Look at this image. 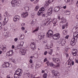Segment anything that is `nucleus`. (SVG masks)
Here are the masks:
<instances>
[{
	"instance_id": "1",
	"label": "nucleus",
	"mask_w": 78,
	"mask_h": 78,
	"mask_svg": "<svg viewBox=\"0 0 78 78\" xmlns=\"http://www.w3.org/2000/svg\"><path fill=\"white\" fill-rule=\"evenodd\" d=\"M45 11V9L44 7L41 8L40 9L37 13V15L38 16H42L43 17H47L48 15L50 16L52 14L53 11V8L51 7L48 9L47 14H43L44 11Z\"/></svg>"
},
{
	"instance_id": "2",
	"label": "nucleus",
	"mask_w": 78,
	"mask_h": 78,
	"mask_svg": "<svg viewBox=\"0 0 78 78\" xmlns=\"http://www.w3.org/2000/svg\"><path fill=\"white\" fill-rule=\"evenodd\" d=\"M4 34L5 36H7L6 37H8L9 36H10L11 35V34L10 33L8 32V28L6 27H5L4 29Z\"/></svg>"
},
{
	"instance_id": "3",
	"label": "nucleus",
	"mask_w": 78,
	"mask_h": 78,
	"mask_svg": "<svg viewBox=\"0 0 78 78\" xmlns=\"http://www.w3.org/2000/svg\"><path fill=\"white\" fill-rule=\"evenodd\" d=\"M11 3L13 7L15 6H19V2L15 0V1H12L11 2Z\"/></svg>"
},
{
	"instance_id": "4",
	"label": "nucleus",
	"mask_w": 78,
	"mask_h": 78,
	"mask_svg": "<svg viewBox=\"0 0 78 78\" xmlns=\"http://www.w3.org/2000/svg\"><path fill=\"white\" fill-rule=\"evenodd\" d=\"M53 31L51 30H49L48 31L46 34V37H49L50 38L51 37H53Z\"/></svg>"
},
{
	"instance_id": "5",
	"label": "nucleus",
	"mask_w": 78,
	"mask_h": 78,
	"mask_svg": "<svg viewBox=\"0 0 78 78\" xmlns=\"http://www.w3.org/2000/svg\"><path fill=\"white\" fill-rule=\"evenodd\" d=\"M27 50L21 48L20 50V53L22 55H25L27 53Z\"/></svg>"
},
{
	"instance_id": "6",
	"label": "nucleus",
	"mask_w": 78,
	"mask_h": 78,
	"mask_svg": "<svg viewBox=\"0 0 78 78\" xmlns=\"http://www.w3.org/2000/svg\"><path fill=\"white\" fill-rule=\"evenodd\" d=\"M23 72L22 70L20 69H18L15 72V73L18 75V76H21L22 75V73Z\"/></svg>"
},
{
	"instance_id": "7",
	"label": "nucleus",
	"mask_w": 78,
	"mask_h": 78,
	"mask_svg": "<svg viewBox=\"0 0 78 78\" xmlns=\"http://www.w3.org/2000/svg\"><path fill=\"white\" fill-rule=\"evenodd\" d=\"M58 19L59 20H61V23H66V20L64 17L62 18L60 16H58Z\"/></svg>"
},
{
	"instance_id": "8",
	"label": "nucleus",
	"mask_w": 78,
	"mask_h": 78,
	"mask_svg": "<svg viewBox=\"0 0 78 78\" xmlns=\"http://www.w3.org/2000/svg\"><path fill=\"white\" fill-rule=\"evenodd\" d=\"M59 37H60V34L59 33L55 34L53 36L54 39H58Z\"/></svg>"
},
{
	"instance_id": "9",
	"label": "nucleus",
	"mask_w": 78,
	"mask_h": 78,
	"mask_svg": "<svg viewBox=\"0 0 78 78\" xmlns=\"http://www.w3.org/2000/svg\"><path fill=\"white\" fill-rule=\"evenodd\" d=\"M47 43V44L46 45V46L45 47V48L46 49H49L50 48H51L53 44L50 42H46Z\"/></svg>"
},
{
	"instance_id": "10",
	"label": "nucleus",
	"mask_w": 78,
	"mask_h": 78,
	"mask_svg": "<svg viewBox=\"0 0 78 78\" xmlns=\"http://www.w3.org/2000/svg\"><path fill=\"white\" fill-rule=\"evenodd\" d=\"M20 16L19 15H16L13 18V20L15 22H16L17 21H18L19 20H20Z\"/></svg>"
},
{
	"instance_id": "11",
	"label": "nucleus",
	"mask_w": 78,
	"mask_h": 78,
	"mask_svg": "<svg viewBox=\"0 0 78 78\" xmlns=\"http://www.w3.org/2000/svg\"><path fill=\"white\" fill-rule=\"evenodd\" d=\"M73 39H75V40H77V38L78 37V32H76L75 33H74L73 34Z\"/></svg>"
},
{
	"instance_id": "12",
	"label": "nucleus",
	"mask_w": 78,
	"mask_h": 78,
	"mask_svg": "<svg viewBox=\"0 0 78 78\" xmlns=\"http://www.w3.org/2000/svg\"><path fill=\"white\" fill-rule=\"evenodd\" d=\"M77 40H75L74 38H73L71 41L70 44L72 46H73L75 45V42H76Z\"/></svg>"
},
{
	"instance_id": "13",
	"label": "nucleus",
	"mask_w": 78,
	"mask_h": 78,
	"mask_svg": "<svg viewBox=\"0 0 78 78\" xmlns=\"http://www.w3.org/2000/svg\"><path fill=\"white\" fill-rule=\"evenodd\" d=\"M30 47L32 49V50L33 51L36 48H35V44H34V43L31 42L30 45Z\"/></svg>"
},
{
	"instance_id": "14",
	"label": "nucleus",
	"mask_w": 78,
	"mask_h": 78,
	"mask_svg": "<svg viewBox=\"0 0 78 78\" xmlns=\"http://www.w3.org/2000/svg\"><path fill=\"white\" fill-rule=\"evenodd\" d=\"M28 12H26L22 13L21 17H23V18H25V17H26L27 16H28Z\"/></svg>"
},
{
	"instance_id": "15",
	"label": "nucleus",
	"mask_w": 78,
	"mask_h": 78,
	"mask_svg": "<svg viewBox=\"0 0 78 78\" xmlns=\"http://www.w3.org/2000/svg\"><path fill=\"white\" fill-rule=\"evenodd\" d=\"M13 54L14 52H13V51L12 50L11 51H8L7 53V56H12V55Z\"/></svg>"
},
{
	"instance_id": "16",
	"label": "nucleus",
	"mask_w": 78,
	"mask_h": 78,
	"mask_svg": "<svg viewBox=\"0 0 78 78\" xmlns=\"http://www.w3.org/2000/svg\"><path fill=\"white\" fill-rule=\"evenodd\" d=\"M61 8H62L61 5H59V6L55 7L54 8V10L55 11H59V9H60Z\"/></svg>"
},
{
	"instance_id": "17",
	"label": "nucleus",
	"mask_w": 78,
	"mask_h": 78,
	"mask_svg": "<svg viewBox=\"0 0 78 78\" xmlns=\"http://www.w3.org/2000/svg\"><path fill=\"white\" fill-rule=\"evenodd\" d=\"M72 54L73 56H76L77 53V50L76 49H73L72 50Z\"/></svg>"
},
{
	"instance_id": "18",
	"label": "nucleus",
	"mask_w": 78,
	"mask_h": 78,
	"mask_svg": "<svg viewBox=\"0 0 78 78\" xmlns=\"http://www.w3.org/2000/svg\"><path fill=\"white\" fill-rule=\"evenodd\" d=\"M4 22L7 23L8 22V17L6 16L4 17Z\"/></svg>"
},
{
	"instance_id": "19",
	"label": "nucleus",
	"mask_w": 78,
	"mask_h": 78,
	"mask_svg": "<svg viewBox=\"0 0 78 78\" xmlns=\"http://www.w3.org/2000/svg\"><path fill=\"white\" fill-rule=\"evenodd\" d=\"M52 23L53 24H56L57 23V19L54 18L52 20Z\"/></svg>"
},
{
	"instance_id": "20",
	"label": "nucleus",
	"mask_w": 78,
	"mask_h": 78,
	"mask_svg": "<svg viewBox=\"0 0 78 78\" xmlns=\"http://www.w3.org/2000/svg\"><path fill=\"white\" fill-rule=\"evenodd\" d=\"M65 13L66 15H69L70 14V12L69 10H66L65 11Z\"/></svg>"
},
{
	"instance_id": "21",
	"label": "nucleus",
	"mask_w": 78,
	"mask_h": 78,
	"mask_svg": "<svg viewBox=\"0 0 78 78\" xmlns=\"http://www.w3.org/2000/svg\"><path fill=\"white\" fill-rule=\"evenodd\" d=\"M49 66L53 67V68H55V67H56V66L54 65V64H53V62H51Z\"/></svg>"
},
{
	"instance_id": "22",
	"label": "nucleus",
	"mask_w": 78,
	"mask_h": 78,
	"mask_svg": "<svg viewBox=\"0 0 78 78\" xmlns=\"http://www.w3.org/2000/svg\"><path fill=\"white\" fill-rule=\"evenodd\" d=\"M61 44L62 45H64L66 44V41L65 40H63L61 42Z\"/></svg>"
},
{
	"instance_id": "23",
	"label": "nucleus",
	"mask_w": 78,
	"mask_h": 78,
	"mask_svg": "<svg viewBox=\"0 0 78 78\" xmlns=\"http://www.w3.org/2000/svg\"><path fill=\"white\" fill-rule=\"evenodd\" d=\"M24 35H23V34H22L21 35V36L20 37V39H24Z\"/></svg>"
},
{
	"instance_id": "24",
	"label": "nucleus",
	"mask_w": 78,
	"mask_h": 78,
	"mask_svg": "<svg viewBox=\"0 0 78 78\" xmlns=\"http://www.w3.org/2000/svg\"><path fill=\"white\" fill-rule=\"evenodd\" d=\"M53 52V49H50L48 51V53L49 55H52V53Z\"/></svg>"
},
{
	"instance_id": "25",
	"label": "nucleus",
	"mask_w": 78,
	"mask_h": 78,
	"mask_svg": "<svg viewBox=\"0 0 78 78\" xmlns=\"http://www.w3.org/2000/svg\"><path fill=\"white\" fill-rule=\"evenodd\" d=\"M55 63H57V64H58V63H60V60L58 58H56V61L55 62Z\"/></svg>"
},
{
	"instance_id": "26",
	"label": "nucleus",
	"mask_w": 78,
	"mask_h": 78,
	"mask_svg": "<svg viewBox=\"0 0 78 78\" xmlns=\"http://www.w3.org/2000/svg\"><path fill=\"white\" fill-rule=\"evenodd\" d=\"M58 71H55V72L54 73V75L55 76H57L58 75Z\"/></svg>"
},
{
	"instance_id": "27",
	"label": "nucleus",
	"mask_w": 78,
	"mask_h": 78,
	"mask_svg": "<svg viewBox=\"0 0 78 78\" xmlns=\"http://www.w3.org/2000/svg\"><path fill=\"white\" fill-rule=\"evenodd\" d=\"M38 37L40 39H41L42 38H44V35H40L38 36Z\"/></svg>"
},
{
	"instance_id": "28",
	"label": "nucleus",
	"mask_w": 78,
	"mask_h": 78,
	"mask_svg": "<svg viewBox=\"0 0 78 78\" xmlns=\"http://www.w3.org/2000/svg\"><path fill=\"white\" fill-rule=\"evenodd\" d=\"M5 14H6L7 16H8V17H10V16H11V14L8 13L7 12H6Z\"/></svg>"
},
{
	"instance_id": "29",
	"label": "nucleus",
	"mask_w": 78,
	"mask_h": 78,
	"mask_svg": "<svg viewBox=\"0 0 78 78\" xmlns=\"http://www.w3.org/2000/svg\"><path fill=\"white\" fill-rule=\"evenodd\" d=\"M39 30V27H37L35 30H34L33 31V33H35V32H36V31H37Z\"/></svg>"
},
{
	"instance_id": "30",
	"label": "nucleus",
	"mask_w": 78,
	"mask_h": 78,
	"mask_svg": "<svg viewBox=\"0 0 78 78\" xmlns=\"http://www.w3.org/2000/svg\"><path fill=\"white\" fill-rule=\"evenodd\" d=\"M34 57L35 58H36L37 59V58H38V55L37 54H36L34 55Z\"/></svg>"
},
{
	"instance_id": "31",
	"label": "nucleus",
	"mask_w": 78,
	"mask_h": 78,
	"mask_svg": "<svg viewBox=\"0 0 78 78\" xmlns=\"http://www.w3.org/2000/svg\"><path fill=\"white\" fill-rule=\"evenodd\" d=\"M28 67H29V68H31V69H32L33 68V65L31 64L30 63L28 65Z\"/></svg>"
},
{
	"instance_id": "32",
	"label": "nucleus",
	"mask_w": 78,
	"mask_h": 78,
	"mask_svg": "<svg viewBox=\"0 0 78 78\" xmlns=\"http://www.w3.org/2000/svg\"><path fill=\"white\" fill-rule=\"evenodd\" d=\"M39 8V6L38 5H37L35 9V11H37Z\"/></svg>"
},
{
	"instance_id": "33",
	"label": "nucleus",
	"mask_w": 78,
	"mask_h": 78,
	"mask_svg": "<svg viewBox=\"0 0 78 78\" xmlns=\"http://www.w3.org/2000/svg\"><path fill=\"white\" fill-rule=\"evenodd\" d=\"M47 76H48L47 74L45 73L43 74V77L44 78H47Z\"/></svg>"
},
{
	"instance_id": "34",
	"label": "nucleus",
	"mask_w": 78,
	"mask_h": 78,
	"mask_svg": "<svg viewBox=\"0 0 78 78\" xmlns=\"http://www.w3.org/2000/svg\"><path fill=\"white\" fill-rule=\"evenodd\" d=\"M22 46L20 44L18 45L17 48H18V49H20V48H22Z\"/></svg>"
},
{
	"instance_id": "35",
	"label": "nucleus",
	"mask_w": 78,
	"mask_h": 78,
	"mask_svg": "<svg viewBox=\"0 0 78 78\" xmlns=\"http://www.w3.org/2000/svg\"><path fill=\"white\" fill-rule=\"evenodd\" d=\"M34 16H35V14L34 13H33L31 14V16L32 18H34Z\"/></svg>"
},
{
	"instance_id": "36",
	"label": "nucleus",
	"mask_w": 78,
	"mask_h": 78,
	"mask_svg": "<svg viewBox=\"0 0 78 78\" xmlns=\"http://www.w3.org/2000/svg\"><path fill=\"white\" fill-rule=\"evenodd\" d=\"M41 64H37L36 65V67L37 68H39V67H41Z\"/></svg>"
},
{
	"instance_id": "37",
	"label": "nucleus",
	"mask_w": 78,
	"mask_h": 78,
	"mask_svg": "<svg viewBox=\"0 0 78 78\" xmlns=\"http://www.w3.org/2000/svg\"><path fill=\"white\" fill-rule=\"evenodd\" d=\"M9 66V63H7L5 64V67H8Z\"/></svg>"
},
{
	"instance_id": "38",
	"label": "nucleus",
	"mask_w": 78,
	"mask_h": 78,
	"mask_svg": "<svg viewBox=\"0 0 78 78\" xmlns=\"http://www.w3.org/2000/svg\"><path fill=\"white\" fill-rule=\"evenodd\" d=\"M50 4V3H49L48 2L45 3L44 5L46 7V6H48V4Z\"/></svg>"
},
{
	"instance_id": "39",
	"label": "nucleus",
	"mask_w": 78,
	"mask_h": 78,
	"mask_svg": "<svg viewBox=\"0 0 78 78\" xmlns=\"http://www.w3.org/2000/svg\"><path fill=\"white\" fill-rule=\"evenodd\" d=\"M70 66H72V64L70 62L68 63V67H70Z\"/></svg>"
},
{
	"instance_id": "40",
	"label": "nucleus",
	"mask_w": 78,
	"mask_h": 78,
	"mask_svg": "<svg viewBox=\"0 0 78 78\" xmlns=\"http://www.w3.org/2000/svg\"><path fill=\"white\" fill-rule=\"evenodd\" d=\"M29 9H30V8L28 7H26L25 8V10L26 11H29Z\"/></svg>"
},
{
	"instance_id": "41",
	"label": "nucleus",
	"mask_w": 78,
	"mask_h": 78,
	"mask_svg": "<svg viewBox=\"0 0 78 78\" xmlns=\"http://www.w3.org/2000/svg\"><path fill=\"white\" fill-rule=\"evenodd\" d=\"M48 23V22L47 21V20H45L44 22V25H47V24Z\"/></svg>"
},
{
	"instance_id": "42",
	"label": "nucleus",
	"mask_w": 78,
	"mask_h": 78,
	"mask_svg": "<svg viewBox=\"0 0 78 78\" xmlns=\"http://www.w3.org/2000/svg\"><path fill=\"white\" fill-rule=\"evenodd\" d=\"M6 23H6V22H5V21H4L2 22V25H3V26H5V24H6Z\"/></svg>"
},
{
	"instance_id": "43",
	"label": "nucleus",
	"mask_w": 78,
	"mask_h": 78,
	"mask_svg": "<svg viewBox=\"0 0 78 78\" xmlns=\"http://www.w3.org/2000/svg\"><path fill=\"white\" fill-rule=\"evenodd\" d=\"M6 47L5 46H3V50L4 51H6Z\"/></svg>"
},
{
	"instance_id": "44",
	"label": "nucleus",
	"mask_w": 78,
	"mask_h": 78,
	"mask_svg": "<svg viewBox=\"0 0 78 78\" xmlns=\"http://www.w3.org/2000/svg\"><path fill=\"white\" fill-rule=\"evenodd\" d=\"M46 64L48 66H49L50 64V63L49 61H48L46 62Z\"/></svg>"
},
{
	"instance_id": "45",
	"label": "nucleus",
	"mask_w": 78,
	"mask_h": 78,
	"mask_svg": "<svg viewBox=\"0 0 78 78\" xmlns=\"http://www.w3.org/2000/svg\"><path fill=\"white\" fill-rule=\"evenodd\" d=\"M53 2V0H49L48 2L49 3H52Z\"/></svg>"
},
{
	"instance_id": "46",
	"label": "nucleus",
	"mask_w": 78,
	"mask_h": 78,
	"mask_svg": "<svg viewBox=\"0 0 78 78\" xmlns=\"http://www.w3.org/2000/svg\"><path fill=\"white\" fill-rule=\"evenodd\" d=\"M52 60H53V62H55L56 61V58H52Z\"/></svg>"
},
{
	"instance_id": "47",
	"label": "nucleus",
	"mask_w": 78,
	"mask_h": 78,
	"mask_svg": "<svg viewBox=\"0 0 78 78\" xmlns=\"http://www.w3.org/2000/svg\"><path fill=\"white\" fill-rule=\"evenodd\" d=\"M63 33L64 34H67V31L66 30H64L63 31Z\"/></svg>"
},
{
	"instance_id": "48",
	"label": "nucleus",
	"mask_w": 78,
	"mask_h": 78,
	"mask_svg": "<svg viewBox=\"0 0 78 78\" xmlns=\"http://www.w3.org/2000/svg\"><path fill=\"white\" fill-rule=\"evenodd\" d=\"M24 44V42L23 41H21L20 42V44L22 45V46H23V44Z\"/></svg>"
},
{
	"instance_id": "49",
	"label": "nucleus",
	"mask_w": 78,
	"mask_h": 78,
	"mask_svg": "<svg viewBox=\"0 0 78 78\" xmlns=\"http://www.w3.org/2000/svg\"><path fill=\"white\" fill-rule=\"evenodd\" d=\"M39 1V0H36V1H35L34 3V4H36V3H37Z\"/></svg>"
},
{
	"instance_id": "50",
	"label": "nucleus",
	"mask_w": 78,
	"mask_h": 78,
	"mask_svg": "<svg viewBox=\"0 0 78 78\" xmlns=\"http://www.w3.org/2000/svg\"><path fill=\"white\" fill-rule=\"evenodd\" d=\"M70 0H65V1L66 3H69V2H70Z\"/></svg>"
},
{
	"instance_id": "51",
	"label": "nucleus",
	"mask_w": 78,
	"mask_h": 78,
	"mask_svg": "<svg viewBox=\"0 0 78 78\" xmlns=\"http://www.w3.org/2000/svg\"><path fill=\"white\" fill-rule=\"evenodd\" d=\"M15 42H17L18 41V38H16L14 39Z\"/></svg>"
},
{
	"instance_id": "52",
	"label": "nucleus",
	"mask_w": 78,
	"mask_h": 78,
	"mask_svg": "<svg viewBox=\"0 0 78 78\" xmlns=\"http://www.w3.org/2000/svg\"><path fill=\"white\" fill-rule=\"evenodd\" d=\"M69 35H66L65 37V38L66 39H68V38H69Z\"/></svg>"
},
{
	"instance_id": "53",
	"label": "nucleus",
	"mask_w": 78,
	"mask_h": 78,
	"mask_svg": "<svg viewBox=\"0 0 78 78\" xmlns=\"http://www.w3.org/2000/svg\"><path fill=\"white\" fill-rule=\"evenodd\" d=\"M70 63H71V65H72V66H73L74 65V62H73V61H72Z\"/></svg>"
},
{
	"instance_id": "54",
	"label": "nucleus",
	"mask_w": 78,
	"mask_h": 78,
	"mask_svg": "<svg viewBox=\"0 0 78 78\" xmlns=\"http://www.w3.org/2000/svg\"><path fill=\"white\" fill-rule=\"evenodd\" d=\"M21 25L22 27H24L25 25V24L24 23H22L21 24Z\"/></svg>"
},
{
	"instance_id": "55",
	"label": "nucleus",
	"mask_w": 78,
	"mask_h": 78,
	"mask_svg": "<svg viewBox=\"0 0 78 78\" xmlns=\"http://www.w3.org/2000/svg\"><path fill=\"white\" fill-rule=\"evenodd\" d=\"M19 76V75H18V74H16L15 73L14 76Z\"/></svg>"
},
{
	"instance_id": "56",
	"label": "nucleus",
	"mask_w": 78,
	"mask_h": 78,
	"mask_svg": "<svg viewBox=\"0 0 78 78\" xmlns=\"http://www.w3.org/2000/svg\"><path fill=\"white\" fill-rule=\"evenodd\" d=\"M51 72L54 75V73H55V70H53Z\"/></svg>"
},
{
	"instance_id": "57",
	"label": "nucleus",
	"mask_w": 78,
	"mask_h": 78,
	"mask_svg": "<svg viewBox=\"0 0 78 78\" xmlns=\"http://www.w3.org/2000/svg\"><path fill=\"white\" fill-rule=\"evenodd\" d=\"M47 61V58H45L44 59V62H46Z\"/></svg>"
},
{
	"instance_id": "58",
	"label": "nucleus",
	"mask_w": 78,
	"mask_h": 78,
	"mask_svg": "<svg viewBox=\"0 0 78 78\" xmlns=\"http://www.w3.org/2000/svg\"><path fill=\"white\" fill-rule=\"evenodd\" d=\"M47 53H48V52H47V51H45L44 52V55H46Z\"/></svg>"
},
{
	"instance_id": "59",
	"label": "nucleus",
	"mask_w": 78,
	"mask_h": 78,
	"mask_svg": "<svg viewBox=\"0 0 78 78\" xmlns=\"http://www.w3.org/2000/svg\"><path fill=\"white\" fill-rule=\"evenodd\" d=\"M29 62H30V64L31 63H32L33 62V60H32L31 59H30L29 61Z\"/></svg>"
},
{
	"instance_id": "60",
	"label": "nucleus",
	"mask_w": 78,
	"mask_h": 78,
	"mask_svg": "<svg viewBox=\"0 0 78 78\" xmlns=\"http://www.w3.org/2000/svg\"><path fill=\"white\" fill-rule=\"evenodd\" d=\"M59 66H60V65H59V64H58L55 66V67H59Z\"/></svg>"
},
{
	"instance_id": "61",
	"label": "nucleus",
	"mask_w": 78,
	"mask_h": 78,
	"mask_svg": "<svg viewBox=\"0 0 78 78\" xmlns=\"http://www.w3.org/2000/svg\"><path fill=\"white\" fill-rule=\"evenodd\" d=\"M62 28L63 29H64V28H65V25H62Z\"/></svg>"
},
{
	"instance_id": "62",
	"label": "nucleus",
	"mask_w": 78,
	"mask_h": 78,
	"mask_svg": "<svg viewBox=\"0 0 78 78\" xmlns=\"http://www.w3.org/2000/svg\"><path fill=\"white\" fill-rule=\"evenodd\" d=\"M21 29L23 31H24L25 30V27H23L21 28Z\"/></svg>"
},
{
	"instance_id": "63",
	"label": "nucleus",
	"mask_w": 78,
	"mask_h": 78,
	"mask_svg": "<svg viewBox=\"0 0 78 78\" xmlns=\"http://www.w3.org/2000/svg\"><path fill=\"white\" fill-rule=\"evenodd\" d=\"M75 62L76 63H77V64H78V61L77 59H75Z\"/></svg>"
},
{
	"instance_id": "64",
	"label": "nucleus",
	"mask_w": 78,
	"mask_h": 78,
	"mask_svg": "<svg viewBox=\"0 0 78 78\" xmlns=\"http://www.w3.org/2000/svg\"><path fill=\"white\" fill-rule=\"evenodd\" d=\"M7 78H12V77H10L9 75H8L7 76Z\"/></svg>"
}]
</instances>
